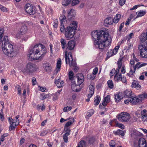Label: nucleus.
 I'll use <instances>...</instances> for the list:
<instances>
[{
  "mask_svg": "<svg viewBox=\"0 0 147 147\" xmlns=\"http://www.w3.org/2000/svg\"><path fill=\"white\" fill-rule=\"evenodd\" d=\"M75 45V42L74 41H69L67 44V50H72L74 49Z\"/></svg>",
  "mask_w": 147,
  "mask_h": 147,
  "instance_id": "14",
  "label": "nucleus"
},
{
  "mask_svg": "<svg viewBox=\"0 0 147 147\" xmlns=\"http://www.w3.org/2000/svg\"><path fill=\"white\" fill-rule=\"evenodd\" d=\"M28 28L25 25L21 26L20 31L18 32V34H19L23 35L25 34L27 32Z\"/></svg>",
  "mask_w": 147,
  "mask_h": 147,
  "instance_id": "17",
  "label": "nucleus"
},
{
  "mask_svg": "<svg viewBox=\"0 0 147 147\" xmlns=\"http://www.w3.org/2000/svg\"><path fill=\"white\" fill-rule=\"evenodd\" d=\"M85 143L86 142L82 140L79 143L77 147H84Z\"/></svg>",
  "mask_w": 147,
  "mask_h": 147,
  "instance_id": "36",
  "label": "nucleus"
},
{
  "mask_svg": "<svg viewBox=\"0 0 147 147\" xmlns=\"http://www.w3.org/2000/svg\"><path fill=\"white\" fill-rule=\"evenodd\" d=\"M77 27V22L73 21L70 23V26L67 27L65 30V36L67 40L73 38Z\"/></svg>",
  "mask_w": 147,
  "mask_h": 147,
  "instance_id": "4",
  "label": "nucleus"
},
{
  "mask_svg": "<svg viewBox=\"0 0 147 147\" xmlns=\"http://www.w3.org/2000/svg\"><path fill=\"white\" fill-rule=\"evenodd\" d=\"M46 88L45 87H41L40 88V90L42 92H45L46 90Z\"/></svg>",
  "mask_w": 147,
  "mask_h": 147,
  "instance_id": "61",
  "label": "nucleus"
},
{
  "mask_svg": "<svg viewBox=\"0 0 147 147\" xmlns=\"http://www.w3.org/2000/svg\"><path fill=\"white\" fill-rule=\"evenodd\" d=\"M60 20H61V23L62 24V23H63V22H65V21L66 20V17L65 16L63 15L62 16V18L61 19V17L59 18Z\"/></svg>",
  "mask_w": 147,
  "mask_h": 147,
  "instance_id": "47",
  "label": "nucleus"
},
{
  "mask_svg": "<svg viewBox=\"0 0 147 147\" xmlns=\"http://www.w3.org/2000/svg\"><path fill=\"white\" fill-rule=\"evenodd\" d=\"M36 69L37 68L35 65L31 62H29L27 64L25 70L26 73L30 74L36 71Z\"/></svg>",
  "mask_w": 147,
  "mask_h": 147,
  "instance_id": "7",
  "label": "nucleus"
},
{
  "mask_svg": "<svg viewBox=\"0 0 147 147\" xmlns=\"http://www.w3.org/2000/svg\"><path fill=\"white\" fill-rule=\"evenodd\" d=\"M72 109L71 107V106L68 107L67 106L65 107L63 109V111L65 112H67L70 111Z\"/></svg>",
  "mask_w": 147,
  "mask_h": 147,
  "instance_id": "45",
  "label": "nucleus"
},
{
  "mask_svg": "<svg viewBox=\"0 0 147 147\" xmlns=\"http://www.w3.org/2000/svg\"><path fill=\"white\" fill-rule=\"evenodd\" d=\"M119 120L122 122H127L131 118L130 115L127 112H123L117 115Z\"/></svg>",
  "mask_w": 147,
  "mask_h": 147,
  "instance_id": "6",
  "label": "nucleus"
},
{
  "mask_svg": "<svg viewBox=\"0 0 147 147\" xmlns=\"http://www.w3.org/2000/svg\"><path fill=\"white\" fill-rule=\"evenodd\" d=\"M121 81L125 83L126 82V78L125 77H121Z\"/></svg>",
  "mask_w": 147,
  "mask_h": 147,
  "instance_id": "62",
  "label": "nucleus"
},
{
  "mask_svg": "<svg viewBox=\"0 0 147 147\" xmlns=\"http://www.w3.org/2000/svg\"><path fill=\"white\" fill-rule=\"evenodd\" d=\"M94 112V111L93 109L89 110L87 113V115L88 116L90 117L93 114Z\"/></svg>",
  "mask_w": 147,
  "mask_h": 147,
  "instance_id": "38",
  "label": "nucleus"
},
{
  "mask_svg": "<svg viewBox=\"0 0 147 147\" xmlns=\"http://www.w3.org/2000/svg\"><path fill=\"white\" fill-rule=\"evenodd\" d=\"M71 2V0H64L62 2V4L63 5L66 6L68 5Z\"/></svg>",
  "mask_w": 147,
  "mask_h": 147,
  "instance_id": "35",
  "label": "nucleus"
},
{
  "mask_svg": "<svg viewBox=\"0 0 147 147\" xmlns=\"http://www.w3.org/2000/svg\"><path fill=\"white\" fill-rule=\"evenodd\" d=\"M4 31L3 28H0V44L2 43V48L4 54L9 57H13L16 55V51L13 45L10 43L8 36H5L2 41H1Z\"/></svg>",
  "mask_w": 147,
  "mask_h": 147,
  "instance_id": "2",
  "label": "nucleus"
},
{
  "mask_svg": "<svg viewBox=\"0 0 147 147\" xmlns=\"http://www.w3.org/2000/svg\"><path fill=\"white\" fill-rule=\"evenodd\" d=\"M100 96H97L94 98V105H98L100 103Z\"/></svg>",
  "mask_w": 147,
  "mask_h": 147,
  "instance_id": "26",
  "label": "nucleus"
},
{
  "mask_svg": "<svg viewBox=\"0 0 147 147\" xmlns=\"http://www.w3.org/2000/svg\"><path fill=\"white\" fill-rule=\"evenodd\" d=\"M132 88H136L137 90H139L141 88V86L139 84V82L135 80H134L131 85Z\"/></svg>",
  "mask_w": 147,
  "mask_h": 147,
  "instance_id": "19",
  "label": "nucleus"
},
{
  "mask_svg": "<svg viewBox=\"0 0 147 147\" xmlns=\"http://www.w3.org/2000/svg\"><path fill=\"white\" fill-rule=\"evenodd\" d=\"M21 88L20 86H18V94L19 95L21 94Z\"/></svg>",
  "mask_w": 147,
  "mask_h": 147,
  "instance_id": "58",
  "label": "nucleus"
},
{
  "mask_svg": "<svg viewBox=\"0 0 147 147\" xmlns=\"http://www.w3.org/2000/svg\"><path fill=\"white\" fill-rule=\"evenodd\" d=\"M121 73H120L119 74L115 75L114 77V79L115 81L118 82L121 81Z\"/></svg>",
  "mask_w": 147,
  "mask_h": 147,
  "instance_id": "29",
  "label": "nucleus"
},
{
  "mask_svg": "<svg viewBox=\"0 0 147 147\" xmlns=\"http://www.w3.org/2000/svg\"><path fill=\"white\" fill-rule=\"evenodd\" d=\"M146 13V12L144 11H140L137 12L136 13V14H137V16L136 17V18H137L139 17H141L144 16Z\"/></svg>",
  "mask_w": 147,
  "mask_h": 147,
  "instance_id": "32",
  "label": "nucleus"
},
{
  "mask_svg": "<svg viewBox=\"0 0 147 147\" xmlns=\"http://www.w3.org/2000/svg\"><path fill=\"white\" fill-rule=\"evenodd\" d=\"M48 133V131L46 130H44L40 134V135L41 136H44L46 135Z\"/></svg>",
  "mask_w": 147,
  "mask_h": 147,
  "instance_id": "48",
  "label": "nucleus"
},
{
  "mask_svg": "<svg viewBox=\"0 0 147 147\" xmlns=\"http://www.w3.org/2000/svg\"><path fill=\"white\" fill-rule=\"evenodd\" d=\"M55 83L56 84V85L58 88H60L64 85V82L63 81H61L59 79L57 80H55Z\"/></svg>",
  "mask_w": 147,
  "mask_h": 147,
  "instance_id": "20",
  "label": "nucleus"
},
{
  "mask_svg": "<svg viewBox=\"0 0 147 147\" xmlns=\"http://www.w3.org/2000/svg\"><path fill=\"white\" fill-rule=\"evenodd\" d=\"M107 83L109 88L112 89L113 88V82L111 80H109L107 82Z\"/></svg>",
  "mask_w": 147,
  "mask_h": 147,
  "instance_id": "34",
  "label": "nucleus"
},
{
  "mask_svg": "<svg viewBox=\"0 0 147 147\" xmlns=\"http://www.w3.org/2000/svg\"><path fill=\"white\" fill-rule=\"evenodd\" d=\"M133 47V45L131 44H129L127 47H126V49L127 50H129L132 48Z\"/></svg>",
  "mask_w": 147,
  "mask_h": 147,
  "instance_id": "59",
  "label": "nucleus"
},
{
  "mask_svg": "<svg viewBox=\"0 0 147 147\" xmlns=\"http://www.w3.org/2000/svg\"><path fill=\"white\" fill-rule=\"evenodd\" d=\"M61 60H58L57 63V67L55 70V73L57 74L58 71H59V69L61 67Z\"/></svg>",
  "mask_w": 147,
  "mask_h": 147,
  "instance_id": "24",
  "label": "nucleus"
},
{
  "mask_svg": "<svg viewBox=\"0 0 147 147\" xmlns=\"http://www.w3.org/2000/svg\"><path fill=\"white\" fill-rule=\"evenodd\" d=\"M113 55L111 50L110 51H109L107 52V57L109 58L112 56Z\"/></svg>",
  "mask_w": 147,
  "mask_h": 147,
  "instance_id": "50",
  "label": "nucleus"
},
{
  "mask_svg": "<svg viewBox=\"0 0 147 147\" xmlns=\"http://www.w3.org/2000/svg\"><path fill=\"white\" fill-rule=\"evenodd\" d=\"M142 121H147V114L142 115Z\"/></svg>",
  "mask_w": 147,
  "mask_h": 147,
  "instance_id": "43",
  "label": "nucleus"
},
{
  "mask_svg": "<svg viewBox=\"0 0 147 147\" xmlns=\"http://www.w3.org/2000/svg\"><path fill=\"white\" fill-rule=\"evenodd\" d=\"M113 22V19L111 17L107 18L104 20V24L106 26L112 24Z\"/></svg>",
  "mask_w": 147,
  "mask_h": 147,
  "instance_id": "18",
  "label": "nucleus"
},
{
  "mask_svg": "<svg viewBox=\"0 0 147 147\" xmlns=\"http://www.w3.org/2000/svg\"><path fill=\"white\" fill-rule=\"evenodd\" d=\"M78 79V83L79 85H80L84 81V77L82 74H77Z\"/></svg>",
  "mask_w": 147,
  "mask_h": 147,
  "instance_id": "15",
  "label": "nucleus"
},
{
  "mask_svg": "<svg viewBox=\"0 0 147 147\" xmlns=\"http://www.w3.org/2000/svg\"><path fill=\"white\" fill-rule=\"evenodd\" d=\"M74 118H72L70 121H68L65 124L64 127H68L71 125L74 122Z\"/></svg>",
  "mask_w": 147,
  "mask_h": 147,
  "instance_id": "30",
  "label": "nucleus"
},
{
  "mask_svg": "<svg viewBox=\"0 0 147 147\" xmlns=\"http://www.w3.org/2000/svg\"><path fill=\"white\" fill-rule=\"evenodd\" d=\"M46 53V48L44 46L40 44H36L30 50L28 56L31 59L41 60Z\"/></svg>",
  "mask_w": 147,
  "mask_h": 147,
  "instance_id": "3",
  "label": "nucleus"
},
{
  "mask_svg": "<svg viewBox=\"0 0 147 147\" xmlns=\"http://www.w3.org/2000/svg\"><path fill=\"white\" fill-rule=\"evenodd\" d=\"M44 67H45V69L46 71L49 72L51 71L52 68L50 64L46 63L44 65Z\"/></svg>",
  "mask_w": 147,
  "mask_h": 147,
  "instance_id": "23",
  "label": "nucleus"
},
{
  "mask_svg": "<svg viewBox=\"0 0 147 147\" xmlns=\"http://www.w3.org/2000/svg\"><path fill=\"white\" fill-rule=\"evenodd\" d=\"M140 40L142 44L147 45V32L142 34L140 36Z\"/></svg>",
  "mask_w": 147,
  "mask_h": 147,
  "instance_id": "11",
  "label": "nucleus"
},
{
  "mask_svg": "<svg viewBox=\"0 0 147 147\" xmlns=\"http://www.w3.org/2000/svg\"><path fill=\"white\" fill-rule=\"evenodd\" d=\"M3 113H0V118L2 121H3L4 120V117H3Z\"/></svg>",
  "mask_w": 147,
  "mask_h": 147,
  "instance_id": "63",
  "label": "nucleus"
},
{
  "mask_svg": "<svg viewBox=\"0 0 147 147\" xmlns=\"http://www.w3.org/2000/svg\"><path fill=\"white\" fill-rule=\"evenodd\" d=\"M134 94V93H132L131 90L127 89L124 91L123 92V95L125 97H130L131 96Z\"/></svg>",
  "mask_w": 147,
  "mask_h": 147,
  "instance_id": "16",
  "label": "nucleus"
},
{
  "mask_svg": "<svg viewBox=\"0 0 147 147\" xmlns=\"http://www.w3.org/2000/svg\"><path fill=\"white\" fill-rule=\"evenodd\" d=\"M24 8L26 12L30 15H33L36 12L35 7L30 3L27 4Z\"/></svg>",
  "mask_w": 147,
  "mask_h": 147,
  "instance_id": "9",
  "label": "nucleus"
},
{
  "mask_svg": "<svg viewBox=\"0 0 147 147\" xmlns=\"http://www.w3.org/2000/svg\"><path fill=\"white\" fill-rule=\"evenodd\" d=\"M58 93L57 92L55 93L54 95L53 100H56L58 98Z\"/></svg>",
  "mask_w": 147,
  "mask_h": 147,
  "instance_id": "52",
  "label": "nucleus"
},
{
  "mask_svg": "<svg viewBox=\"0 0 147 147\" xmlns=\"http://www.w3.org/2000/svg\"><path fill=\"white\" fill-rule=\"evenodd\" d=\"M139 147H147V144L145 139L143 138H141L138 140Z\"/></svg>",
  "mask_w": 147,
  "mask_h": 147,
  "instance_id": "12",
  "label": "nucleus"
},
{
  "mask_svg": "<svg viewBox=\"0 0 147 147\" xmlns=\"http://www.w3.org/2000/svg\"><path fill=\"white\" fill-rule=\"evenodd\" d=\"M61 24V25L60 26V30L61 32H63L64 30H65V28L63 24V23Z\"/></svg>",
  "mask_w": 147,
  "mask_h": 147,
  "instance_id": "49",
  "label": "nucleus"
},
{
  "mask_svg": "<svg viewBox=\"0 0 147 147\" xmlns=\"http://www.w3.org/2000/svg\"><path fill=\"white\" fill-rule=\"evenodd\" d=\"M61 43L63 49H64L65 47H67V45L65 40L63 38L61 39Z\"/></svg>",
  "mask_w": 147,
  "mask_h": 147,
  "instance_id": "27",
  "label": "nucleus"
},
{
  "mask_svg": "<svg viewBox=\"0 0 147 147\" xmlns=\"http://www.w3.org/2000/svg\"><path fill=\"white\" fill-rule=\"evenodd\" d=\"M125 2V0H120L119 1V4L121 6H123Z\"/></svg>",
  "mask_w": 147,
  "mask_h": 147,
  "instance_id": "54",
  "label": "nucleus"
},
{
  "mask_svg": "<svg viewBox=\"0 0 147 147\" xmlns=\"http://www.w3.org/2000/svg\"><path fill=\"white\" fill-rule=\"evenodd\" d=\"M32 84L33 85H35L36 83V79L34 77H33L32 78Z\"/></svg>",
  "mask_w": 147,
  "mask_h": 147,
  "instance_id": "56",
  "label": "nucleus"
},
{
  "mask_svg": "<svg viewBox=\"0 0 147 147\" xmlns=\"http://www.w3.org/2000/svg\"><path fill=\"white\" fill-rule=\"evenodd\" d=\"M40 96L42 97V99L43 100L49 98L50 96L49 94H46L45 93H43L42 94H40Z\"/></svg>",
  "mask_w": 147,
  "mask_h": 147,
  "instance_id": "39",
  "label": "nucleus"
},
{
  "mask_svg": "<svg viewBox=\"0 0 147 147\" xmlns=\"http://www.w3.org/2000/svg\"><path fill=\"white\" fill-rule=\"evenodd\" d=\"M133 36L134 34L133 33H131L129 34V37L128 38L127 40V42L128 43L129 42L130 39L132 37V36Z\"/></svg>",
  "mask_w": 147,
  "mask_h": 147,
  "instance_id": "53",
  "label": "nucleus"
},
{
  "mask_svg": "<svg viewBox=\"0 0 147 147\" xmlns=\"http://www.w3.org/2000/svg\"><path fill=\"white\" fill-rule=\"evenodd\" d=\"M134 94L133 95L129 97V100L130 102L133 105H135L140 101L139 99L135 96Z\"/></svg>",
  "mask_w": 147,
  "mask_h": 147,
  "instance_id": "13",
  "label": "nucleus"
},
{
  "mask_svg": "<svg viewBox=\"0 0 147 147\" xmlns=\"http://www.w3.org/2000/svg\"><path fill=\"white\" fill-rule=\"evenodd\" d=\"M68 14L67 17L69 21H71V22H73L72 21L74 19L76 15L75 11L72 9L69 11H68Z\"/></svg>",
  "mask_w": 147,
  "mask_h": 147,
  "instance_id": "10",
  "label": "nucleus"
},
{
  "mask_svg": "<svg viewBox=\"0 0 147 147\" xmlns=\"http://www.w3.org/2000/svg\"><path fill=\"white\" fill-rule=\"evenodd\" d=\"M110 147H115V142L114 140H111L109 143Z\"/></svg>",
  "mask_w": 147,
  "mask_h": 147,
  "instance_id": "44",
  "label": "nucleus"
},
{
  "mask_svg": "<svg viewBox=\"0 0 147 147\" xmlns=\"http://www.w3.org/2000/svg\"><path fill=\"white\" fill-rule=\"evenodd\" d=\"M80 85L78 84H76V83L73 82L71 85V88L72 90L74 91L78 92L80 90V89H77V87L79 86Z\"/></svg>",
  "mask_w": 147,
  "mask_h": 147,
  "instance_id": "22",
  "label": "nucleus"
},
{
  "mask_svg": "<svg viewBox=\"0 0 147 147\" xmlns=\"http://www.w3.org/2000/svg\"><path fill=\"white\" fill-rule=\"evenodd\" d=\"M123 98L122 94L121 93H119L115 95V99L117 102H119Z\"/></svg>",
  "mask_w": 147,
  "mask_h": 147,
  "instance_id": "21",
  "label": "nucleus"
},
{
  "mask_svg": "<svg viewBox=\"0 0 147 147\" xmlns=\"http://www.w3.org/2000/svg\"><path fill=\"white\" fill-rule=\"evenodd\" d=\"M57 20H55L54 22V24L53 25V26L55 28H56L57 27L58 24H57Z\"/></svg>",
  "mask_w": 147,
  "mask_h": 147,
  "instance_id": "64",
  "label": "nucleus"
},
{
  "mask_svg": "<svg viewBox=\"0 0 147 147\" xmlns=\"http://www.w3.org/2000/svg\"><path fill=\"white\" fill-rule=\"evenodd\" d=\"M138 49L140 52V55L143 58H147V45L145 46L141 44L138 47Z\"/></svg>",
  "mask_w": 147,
  "mask_h": 147,
  "instance_id": "8",
  "label": "nucleus"
},
{
  "mask_svg": "<svg viewBox=\"0 0 147 147\" xmlns=\"http://www.w3.org/2000/svg\"><path fill=\"white\" fill-rule=\"evenodd\" d=\"M113 133L115 135H121L122 136H124V131L120 129H118L117 131H113Z\"/></svg>",
  "mask_w": 147,
  "mask_h": 147,
  "instance_id": "28",
  "label": "nucleus"
},
{
  "mask_svg": "<svg viewBox=\"0 0 147 147\" xmlns=\"http://www.w3.org/2000/svg\"><path fill=\"white\" fill-rule=\"evenodd\" d=\"M66 51L65 53V59L66 64H69L71 67H72L74 70L76 71H77L79 68L77 66L76 62L75 61H73L72 55L71 52H69L68 53Z\"/></svg>",
  "mask_w": 147,
  "mask_h": 147,
  "instance_id": "5",
  "label": "nucleus"
},
{
  "mask_svg": "<svg viewBox=\"0 0 147 147\" xmlns=\"http://www.w3.org/2000/svg\"><path fill=\"white\" fill-rule=\"evenodd\" d=\"M90 89V92L91 94H93L94 92V86L92 85H90L89 86Z\"/></svg>",
  "mask_w": 147,
  "mask_h": 147,
  "instance_id": "33",
  "label": "nucleus"
},
{
  "mask_svg": "<svg viewBox=\"0 0 147 147\" xmlns=\"http://www.w3.org/2000/svg\"><path fill=\"white\" fill-rule=\"evenodd\" d=\"M98 69L97 67H95L93 69L92 74L94 75H96L98 72Z\"/></svg>",
  "mask_w": 147,
  "mask_h": 147,
  "instance_id": "51",
  "label": "nucleus"
},
{
  "mask_svg": "<svg viewBox=\"0 0 147 147\" xmlns=\"http://www.w3.org/2000/svg\"><path fill=\"white\" fill-rule=\"evenodd\" d=\"M141 63L140 62L138 63L135 66L133 65V69L136 71V69L137 68H139L141 67L140 66V65Z\"/></svg>",
  "mask_w": 147,
  "mask_h": 147,
  "instance_id": "41",
  "label": "nucleus"
},
{
  "mask_svg": "<svg viewBox=\"0 0 147 147\" xmlns=\"http://www.w3.org/2000/svg\"><path fill=\"white\" fill-rule=\"evenodd\" d=\"M71 131V130L69 127H66L64 128V131L65 132V134L66 135H69L70 134V133Z\"/></svg>",
  "mask_w": 147,
  "mask_h": 147,
  "instance_id": "31",
  "label": "nucleus"
},
{
  "mask_svg": "<svg viewBox=\"0 0 147 147\" xmlns=\"http://www.w3.org/2000/svg\"><path fill=\"white\" fill-rule=\"evenodd\" d=\"M79 2V0H72L71 5L72 6H74L78 4Z\"/></svg>",
  "mask_w": 147,
  "mask_h": 147,
  "instance_id": "40",
  "label": "nucleus"
},
{
  "mask_svg": "<svg viewBox=\"0 0 147 147\" xmlns=\"http://www.w3.org/2000/svg\"><path fill=\"white\" fill-rule=\"evenodd\" d=\"M121 72L122 73L124 74L125 72V67L124 65H123L122 67V69Z\"/></svg>",
  "mask_w": 147,
  "mask_h": 147,
  "instance_id": "57",
  "label": "nucleus"
},
{
  "mask_svg": "<svg viewBox=\"0 0 147 147\" xmlns=\"http://www.w3.org/2000/svg\"><path fill=\"white\" fill-rule=\"evenodd\" d=\"M117 127L121 128L122 129H124L125 128L124 125L122 124L117 123L116 124Z\"/></svg>",
  "mask_w": 147,
  "mask_h": 147,
  "instance_id": "42",
  "label": "nucleus"
},
{
  "mask_svg": "<svg viewBox=\"0 0 147 147\" xmlns=\"http://www.w3.org/2000/svg\"><path fill=\"white\" fill-rule=\"evenodd\" d=\"M69 135H66L65 134H64L63 135V140L65 142H67L68 141V136Z\"/></svg>",
  "mask_w": 147,
  "mask_h": 147,
  "instance_id": "46",
  "label": "nucleus"
},
{
  "mask_svg": "<svg viewBox=\"0 0 147 147\" xmlns=\"http://www.w3.org/2000/svg\"><path fill=\"white\" fill-rule=\"evenodd\" d=\"M130 70L129 71V73H130V74L132 75L133 73H135L136 71H135V70H132V68H133V66H131L130 67Z\"/></svg>",
  "mask_w": 147,
  "mask_h": 147,
  "instance_id": "55",
  "label": "nucleus"
},
{
  "mask_svg": "<svg viewBox=\"0 0 147 147\" xmlns=\"http://www.w3.org/2000/svg\"><path fill=\"white\" fill-rule=\"evenodd\" d=\"M110 100V96L109 95L107 96L105 98L104 100L106 102H109V101Z\"/></svg>",
  "mask_w": 147,
  "mask_h": 147,
  "instance_id": "60",
  "label": "nucleus"
},
{
  "mask_svg": "<svg viewBox=\"0 0 147 147\" xmlns=\"http://www.w3.org/2000/svg\"><path fill=\"white\" fill-rule=\"evenodd\" d=\"M69 80H72L74 77V74L72 71H70L69 73Z\"/></svg>",
  "mask_w": 147,
  "mask_h": 147,
  "instance_id": "37",
  "label": "nucleus"
},
{
  "mask_svg": "<svg viewBox=\"0 0 147 147\" xmlns=\"http://www.w3.org/2000/svg\"><path fill=\"white\" fill-rule=\"evenodd\" d=\"M121 15L119 14H117L113 20V22L117 23L120 19Z\"/></svg>",
  "mask_w": 147,
  "mask_h": 147,
  "instance_id": "25",
  "label": "nucleus"
},
{
  "mask_svg": "<svg viewBox=\"0 0 147 147\" xmlns=\"http://www.w3.org/2000/svg\"><path fill=\"white\" fill-rule=\"evenodd\" d=\"M92 37L94 40V44L96 48L103 49L106 47L105 43L109 38V34L103 30L98 32L96 30L91 33Z\"/></svg>",
  "mask_w": 147,
  "mask_h": 147,
  "instance_id": "1",
  "label": "nucleus"
}]
</instances>
